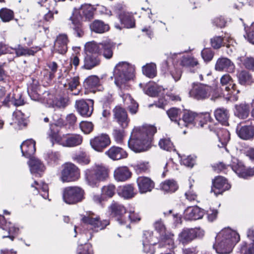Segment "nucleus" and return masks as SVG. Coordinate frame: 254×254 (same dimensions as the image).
Wrapping results in <instances>:
<instances>
[{
    "instance_id": "obj_1",
    "label": "nucleus",
    "mask_w": 254,
    "mask_h": 254,
    "mask_svg": "<svg viewBox=\"0 0 254 254\" xmlns=\"http://www.w3.org/2000/svg\"><path fill=\"white\" fill-rule=\"evenodd\" d=\"M157 129L153 126L145 125L134 127L128 141L129 148L135 152L146 151L151 146Z\"/></svg>"
},
{
    "instance_id": "obj_2",
    "label": "nucleus",
    "mask_w": 254,
    "mask_h": 254,
    "mask_svg": "<svg viewBox=\"0 0 254 254\" xmlns=\"http://www.w3.org/2000/svg\"><path fill=\"white\" fill-rule=\"evenodd\" d=\"M240 240L238 233L229 228H224L219 232L215 238L213 248L220 254H229Z\"/></svg>"
},
{
    "instance_id": "obj_3",
    "label": "nucleus",
    "mask_w": 254,
    "mask_h": 254,
    "mask_svg": "<svg viewBox=\"0 0 254 254\" xmlns=\"http://www.w3.org/2000/svg\"><path fill=\"white\" fill-rule=\"evenodd\" d=\"M84 176L87 184L92 187H95L100 182L108 179L109 170L106 166L102 164H95L85 170Z\"/></svg>"
},
{
    "instance_id": "obj_4",
    "label": "nucleus",
    "mask_w": 254,
    "mask_h": 254,
    "mask_svg": "<svg viewBox=\"0 0 254 254\" xmlns=\"http://www.w3.org/2000/svg\"><path fill=\"white\" fill-rule=\"evenodd\" d=\"M48 138L54 145L57 144L64 147H74L81 144L83 137L76 133L60 134L58 132L51 130L48 134Z\"/></svg>"
},
{
    "instance_id": "obj_5",
    "label": "nucleus",
    "mask_w": 254,
    "mask_h": 254,
    "mask_svg": "<svg viewBox=\"0 0 254 254\" xmlns=\"http://www.w3.org/2000/svg\"><path fill=\"white\" fill-rule=\"evenodd\" d=\"M115 83L121 89L125 88L126 83L134 77V67L126 62L119 63L114 70Z\"/></svg>"
},
{
    "instance_id": "obj_6",
    "label": "nucleus",
    "mask_w": 254,
    "mask_h": 254,
    "mask_svg": "<svg viewBox=\"0 0 254 254\" xmlns=\"http://www.w3.org/2000/svg\"><path fill=\"white\" fill-rule=\"evenodd\" d=\"M28 92L31 99L33 100H37L46 104L48 107H57L58 108H65L68 104V100L66 98L60 97L56 98L53 100L51 98V95L49 96V99H45V96L44 99H42L39 94L37 93V90H33L30 87L28 88Z\"/></svg>"
},
{
    "instance_id": "obj_7",
    "label": "nucleus",
    "mask_w": 254,
    "mask_h": 254,
    "mask_svg": "<svg viewBox=\"0 0 254 254\" xmlns=\"http://www.w3.org/2000/svg\"><path fill=\"white\" fill-rule=\"evenodd\" d=\"M84 193V190L79 187H67L63 191V199L67 204H74L83 199Z\"/></svg>"
},
{
    "instance_id": "obj_8",
    "label": "nucleus",
    "mask_w": 254,
    "mask_h": 254,
    "mask_svg": "<svg viewBox=\"0 0 254 254\" xmlns=\"http://www.w3.org/2000/svg\"><path fill=\"white\" fill-rule=\"evenodd\" d=\"M79 177V170L74 164L68 163L63 166L60 176V180L62 182H73L77 180Z\"/></svg>"
},
{
    "instance_id": "obj_9",
    "label": "nucleus",
    "mask_w": 254,
    "mask_h": 254,
    "mask_svg": "<svg viewBox=\"0 0 254 254\" xmlns=\"http://www.w3.org/2000/svg\"><path fill=\"white\" fill-rule=\"evenodd\" d=\"M94 216L95 214L93 212H89L86 215L82 216L81 221L83 223L90 225L92 229H95V232L104 229L109 224L108 220L101 221L98 216Z\"/></svg>"
},
{
    "instance_id": "obj_10",
    "label": "nucleus",
    "mask_w": 254,
    "mask_h": 254,
    "mask_svg": "<svg viewBox=\"0 0 254 254\" xmlns=\"http://www.w3.org/2000/svg\"><path fill=\"white\" fill-rule=\"evenodd\" d=\"M213 91V89L209 86L193 83L189 94L190 97L195 99L202 100L208 98Z\"/></svg>"
},
{
    "instance_id": "obj_11",
    "label": "nucleus",
    "mask_w": 254,
    "mask_h": 254,
    "mask_svg": "<svg viewBox=\"0 0 254 254\" xmlns=\"http://www.w3.org/2000/svg\"><path fill=\"white\" fill-rule=\"evenodd\" d=\"M204 235V231L198 228H185L179 234L178 240L183 244H188L196 238H200Z\"/></svg>"
},
{
    "instance_id": "obj_12",
    "label": "nucleus",
    "mask_w": 254,
    "mask_h": 254,
    "mask_svg": "<svg viewBox=\"0 0 254 254\" xmlns=\"http://www.w3.org/2000/svg\"><path fill=\"white\" fill-rule=\"evenodd\" d=\"M180 53H170L168 56L167 61L165 63V65L169 67L170 74L175 82L179 80L182 76L181 70L176 68L174 65V63L178 62L179 56H180Z\"/></svg>"
},
{
    "instance_id": "obj_13",
    "label": "nucleus",
    "mask_w": 254,
    "mask_h": 254,
    "mask_svg": "<svg viewBox=\"0 0 254 254\" xmlns=\"http://www.w3.org/2000/svg\"><path fill=\"white\" fill-rule=\"evenodd\" d=\"M90 143L93 149L101 152L111 144V139L108 134L102 133L92 138Z\"/></svg>"
},
{
    "instance_id": "obj_14",
    "label": "nucleus",
    "mask_w": 254,
    "mask_h": 254,
    "mask_svg": "<svg viewBox=\"0 0 254 254\" xmlns=\"http://www.w3.org/2000/svg\"><path fill=\"white\" fill-rule=\"evenodd\" d=\"M109 212L112 216L116 218L117 221L121 225L127 223V220L125 219L124 215L127 210L125 207L115 202H113L108 208Z\"/></svg>"
},
{
    "instance_id": "obj_15",
    "label": "nucleus",
    "mask_w": 254,
    "mask_h": 254,
    "mask_svg": "<svg viewBox=\"0 0 254 254\" xmlns=\"http://www.w3.org/2000/svg\"><path fill=\"white\" fill-rule=\"evenodd\" d=\"M94 101L88 99V102L84 100L76 101L75 107L80 115L85 117H90L93 111Z\"/></svg>"
},
{
    "instance_id": "obj_16",
    "label": "nucleus",
    "mask_w": 254,
    "mask_h": 254,
    "mask_svg": "<svg viewBox=\"0 0 254 254\" xmlns=\"http://www.w3.org/2000/svg\"><path fill=\"white\" fill-rule=\"evenodd\" d=\"M223 40L227 41L228 43L226 44L227 48L230 49L229 51H227L228 54L232 53L235 49L234 46L236 44L234 40L228 35H226L223 39L221 36H215L211 39V44L212 47L214 49H219L222 45H223Z\"/></svg>"
},
{
    "instance_id": "obj_17",
    "label": "nucleus",
    "mask_w": 254,
    "mask_h": 254,
    "mask_svg": "<svg viewBox=\"0 0 254 254\" xmlns=\"http://www.w3.org/2000/svg\"><path fill=\"white\" fill-rule=\"evenodd\" d=\"M2 104L9 106L11 105L19 106L24 105V100L22 98V94L20 90L17 89L13 91L12 93H8L6 98L2 101Z\"/></svg>"
},
{
    "instance_id": "obj_18",
    "label": "nucleus",
    "mask_w": 254,
    "mask_h": 254,
    "mask_svg": "<svg viewBox=\"0 0 254 254\" xmlns=\"http://www.w3.org/2000/svg\"><path fill=\"white\" fill-rule=\"evenodd\" d=\"M236 132L238 135L242 139L248 140L254 136V121L251 122L250 124L241 126L238 125L236 128Z\"/></svg>"
},
{
    "instance_id": "obj_19",
    "label": "nucleus",
    "mask_w": 254,
    "mask_h": 254,
    "mask_svg": "<svg viewBox=\"0 0 254 254\" xmlns=\"http://www.w3.org/2000/svg\"><path fill=\"white\" fill-rule=\"evenodd\" d=\"M113 112L115 120L122 128H126L128 126L129 119L126 110L120 106H117L114 109Z\"/></svg>"
},
{
    "instance_id": "obj_20",
    "label": "nucleus",
    "mask_w": 254,
    "mask_h": 254,
    "mask_svg": "<svg viewBox=\"0 0 254 254\" xmlns=\"http://www.w3.org/2000/svg\"><path fill=\"white\" fill-rule=\"evenodd\" d=\"M221 83L223 86H226L225 90L230 91V94L234 95V97H230V100L232 101H236L238 97L235 96V94L239 93V90H236V85L234 83L232 79L229 74L224 75L220 79Z\"/></svg>"
},
{
    "instance_id": "obj_21",
    "label": "nucleus",
    "mask_w": 254,
    "mask_h": 254,
    "mask_svg": "<svg viewBox=\"0 0 254 254\" xmlns=\"http://www.w3.org/2000/svg\"><path fill=\"white\" fill-rule=\"evenodd\" d=\"M230 188V185L227 182L226 180L223 177L218 176L216 177L213 181L211 191L217 195Z\"/></svg>"
},
{
    "instance_id": "obj_22",
    "label": "nucleus",
    "mask_w": 254,
    "mask_h": 254,
    "mask_svg": "<svg viewBox=\"0 0 254 254\" xmlns=\"http://www.w3.org/2000/svg\"><path fill=\"white\" fill-rule=\"evenodd\" d=\"M69 40L66 34H59L54 44V51L60 54H64L67 51Z\"/></svg>"
},
{
    "instance_id": "obj_23",
    "label": "nucleus",
    "mask_w": 254,
    "mask_h": 254,
    "mask_svg": "<svg viewBox=\"0 0 254 254\" xmlns=\"http://www.w3.org/2000/svg\"><path fill=\"white\" fill-rule=\"evenodd\" d=\"M210 130H214L216 133L219 141L218 144L219 147H225L230 140V133L226 129L222 128L216 126L214 128H212L210 125L208 126Z\"/></svg>"
},
{
    "instance_id": "obj_24",
    "label": "nucleus",
    "mask_w": 254,
    "mask_h": 254,
    "mask_svg": "<svg viewBox=\"0 0 254 254\" xmlns=\"http://www.w3.org/2000/svg\"><path fill=\"white\" fill-rule=\"evenodd\" d=\"M136 183L139 191L141 194L151 191L154 187V182L148 177H139Z\"/></svg>"
},
{
    "instance_id": "obj_25",
    "label": "nucleus",
    "mask_w": 254,
    "mask_h": 254,
    "mask_svg": "<svg viewBox=\"0 0 254 254\" xmlns=\"http://www.w3.org/2000/svg\"><path fill=\"white\" fill-rule=\"evenodd\" d=\"M204 211L197 206L188 207L185 209L184 217L187 220H195L202 218Z\"/></svg>"
},
{
    "instance_id": "obj_26",
    "label": "nucleus",
    "mask_w": 254,
    "mask_h": 254,
    "mask_svg": "<svg viewBox=\"0 0 254 254\" xmlns=\"http://www.w3.org/2000/svg\"><path fill=\"white\" fill-rule=\"evenodd\" d=\"M215 69L217 71H225L229 72L234 71L235 65L233 63L227 58H219L215 64Z\"/></svg>"
},
{
    "instance_id": "obj_27",
    "label": "nucleus",
    "mask_w": 254,
    "mask_h": 254,
    "mask_svg": "<svg viewBox=\"0 0 254 254\" xmlns=\"http://www.w3.org/2000/svg\"><path fill=\"white\" fill-rule=\"evenodd\" d=\"M38 3L41 6L46 7L49 11L44 15L46 21H50L53 19V14H57L58 10L56 8L57 2L54 0H39Z\"/></svg>"
},
{
    "instance_id": "obj_28",
    "label": "nucleus",
    "mask_w": 254,
    "mask_h": 254,
    "mask_svg": "<svg viewBox=\"0 0 254 254\" xmlns=\"http://www.w3.org/2000/svg\"><path fill=\"white\" fill-rule=\"evenodd\" d=\"M174 235L171 233L167 232L161 236V240L158 243V247L160 248H166L171 251L177 247L174 242Z\"/></svg>"
},
{
    "instance_id": "obj_29",
    "label": "nucleus",
    "mask_w": 254,
    "mask_h": 254,
    "mask_svg": "<svg viewBox=\"0 0 254 254\" xmlns=\"http://www.w3.org/2000/svg\"><path fill=\"white\" fill-rule=\"evenodd\" d=\"M110 159L113 160H119L126 158L127 156V152L121 147L113 146L105 152Z\"/></svg>"
},
{
    "instance_id": "obj_30",
    "label": "nucleus",
    "mask_w": 254,
    "mask_h": 254,
    "mask_svg": "<svg viewBox=\"0 0 254 254\" xmlns=\"http://www.w3.org/2000/svg\"><path fill=\"white\" fill-rule=\"evenodd\" d=\"M12 120L10 124L16 129L22 128L27 125L25 116L20 111H16L13 113Z\"/></svg>"
},
{
    "instance_id": "obj_31",
    "label": "nucleus",
    "mask_w": 254,
    "mask_h": 254,
    "mask_svg": "<svg viewBox=\"0 0 254 254\" xmlns=\"http://www.w3.org/2000/svg\"><path fill=\"white\" fill-rule=\"evenodd\" d=\"M28 164L31 173L37 177H40L45 170V167L38 159L33 158L29 161Z\"/></svg>"
},
{
    "instance_id": "obj_32",
    "label": "nucleus",
    "mask_w": 254,
    "mask_h": 254,
    "mask_svg": "<svg viewBox=\"0 0 254 254\" xmlns=\"http://www.w3.org/2000/svg\"><path fill=\"white\" fill-rule=\"evenodd\" d=\"M131 173L126 166L118 167L114 171V178L118 182H124L130 178Z\"/></svg>"
},
{
    "instance_id": "obj_33",
    "label": "nucleus",
    "mask_w": 254,
    "mask_h": 254,
    "mask_svg": "<svg viewBox=\"0 0 254 254\" xmlns=\"http://www.w3.org/2000/svg\"><path fill=\"white\" fill-rule=\"evenodd\" d=\"M39 50V49L38 48H32L29 49L27 48H24L19 45L16 49L7 48L6 53H12L14 52L17 57L27 56L34 55L35 53H36Z\"/></svg>"
},
{
    "instance_id": "obj_34",
    "label": "nucleus",
    "mask_w": 254,
    "mask_h": 254,
    "mask_svg": "<svg viewBox=\"0 0 254 254\" xmlns=\"http://www.w3.org/2000/svg\"><path fill=\"white\" fill-rule=\"evenodd\" d=\"M35 144V141L32 139L24 141L20 146L23 156L29 157L33 155L36 151Z\"/></svg>"
},
{
    "instance_id": "obj_35",
    "label": "nucleus",
    "mask_w": 254,
    "mask_h": 254,
    "mask_svg": "<svg viewBox=\"0 0 254 254\" xmlns=\"http://www.w3.org/2000/svg\"><path fill=\"white\" fill-rule=\"evenodd\" d=\"M100 60L96 55H86L84 59L83 67L86 69H91L99 65Z\"/></svg>"
},
{
    "instance_id": "obj_36",
    "label": "nucleus",
    "mask_w": 254,
    "mask_h": 254,
    "mask_svg": "<svg viewBox=\"0 0 254 254\" xmlns=\"http://www.w3.org/2000/svg\"><path fill=\"white\" fill-rule=\"evenodd\" d=\"M123 101L125 106L128 108L132 114L136 113L138 110V104L133 100L128 94H124L122 96Z\"/></svg>"
},
{
    "instance_id": "obj_37",
    "label": "nucleus",
    "mask_w": 254,
    "mask_h": 254,
    "mask_svg": "<svg viewBox=\"0 0 254 254\" xmlns=\"http://www.w3.org/2000/svg\"><path fill=\"white\" fill-rule=\"evenodd\" d=\"M120 21L124 27L127 28H132L135 26V21L132 14L124 11L119 15Z\"/></svg>"
},
{
    "instance_id": "obj_38",
    "label": "nucleus",
    "mask_w": 254,
    "mask_h": 254,
    "mask_svg": "<svg viewBox=\"0 0 254 254\" xmlns=\"http://www.w3.org/2000/svg\"><path fill=\"white\" fill-rule=\"evenodd\" d=\"M90 28L92 31L97 33H103L109 30V26L99 20H94L90 24Z\"/></svg>"
},
{
    "instance_id": "obj_39",
    "label": "nucleus",
    "mask_w": 254,
    "mask_h": 254,
    "mask_svg": "<svg viewBox=\"0 0 254 254\" xmlns=\"http://www.w3.org/2000/svg\"><path fill=\"white\" fill-rule=\"evenodd\" d=\"M210 120V115L208 112L199 113L196 116L194 126L198 128H203L207 126V123Z\"/></svg>"
},
{
    "instance_id": "obj_40",
    "label": "nucleus",
    "mask_w": 254,
    "mask_h": 254,
    "mask_svg": "<svg viewBox=\"0 0 254 254\" xmlns=\"http://www.w3.org/2000/svg\"><path fill=\"white\" fill-rule=\"evenodd\" d=\"M84 86L87 89L90 90L93 92H95L94 88H97L98 90H100V79L95 75L90 76L87 77L84 83Z\"/></svg>"
},
{
    "instance_id": "obj_41",
    "label": "nucleus",
    "mask_w": 254,
    "mask_h": 254,
    "mask_svg": "<svg viewBox=\"0 0 254 254\" xmlns=\"http://www.w3.org/2000/svg\"><path fill=\"white\" fill-rule=\"evenodd\" d=\"M215 117L218 122L224 125H228V120L229 118L228 111L223 108L217 109L214 112Z\"/></svg>"
},
{
    "instance_id": "obj_42",
    "label": "nucleus",
    "mask_w": 254,
    "mask_h": 254,
    "mask_svg": "<svg viewBox=\"0 0 254 254\" xmlns=\"http://www.w3.org/2000/svg\"><path fill=\"white\" fill-rule=\"evenodd\" d=\"M118 193L120 196L126 199L131 198L136 194L134 188L131 185L120 187L118 190Z\"/></svg>"
},
{
    "instance_id": "obj_43",
    "label": "nucleus",
    "mask_w": 254,
    "mask_h": 254,
    "mask_svg": "<svg viewBox=\"0 0 254 254\" xmlns=\"http://www.w3.org/2000/svg\"><path fill=\"white\" fill-rule=\"evenodd\" d=\"M115 45L111 42H104L101 43L100 53L106 59H110L113 55V49Z\"/></svg>"
},
{
    "instance_id": "obj_44",
    "label": "nucleus",
    "mask_w": 254,
    "mask_h": 254,
    "mask_svg": "<svg viewBox=\"0 0 254 254\" xmlns=\"http://www.w3.org/2000/svg\"><path fill=\"white\" fill-rule=\"evenodd\" d=\"M161 190L166 192H174L178 189L177 182L174 180H167L160 185Z\"/></svg>"
},
{
    "instance_id": "obj_45",
    "label": "nucleus",
    "mask_w": 254,
    "mask_h": 254,
    "mask_svg": "<svg viewBox=\"0 0 254 254\" xmlns=\"http://www.w3.org/2000/svg\"><path fill=\"white\" fill-rule=\"evenodd\" d=\"M101 45V43L98 44L93 41L86 43L84 46L85 54L96 55L100 53Z\"/></svg>"
},
{
    "instance_id": "obj_46",
    "label": "nucleus",
    "mask_w": 254,
    "mask_h": 254,
    "mask_svg": "<svg viewBox=\"0 0 254 254\" xmlns=\"http://www.w3.org/2000/svg\"><path fill=\"white\" fill-rule=\"evenodd\" d=\"M31 187L35 189L37 192L41 193L42 196L44 199L48 198V185L43 182L39 183L37 181H34L33 184H31Z\"/></svg>"
},
{
    "instance_id": "obj_47",
    "label": "nucleus",
    "mask_w": 254,
    "mask_h": 254,
    "mask_svg": "<svg viewBox=\"0 0 254 254\" xmlns=\"http://www.w3.org/2000/svg\"><path fill=\"white\" fill-rule=\"evenodd\" d=\"M94 10V8L91 4H84L81 6L79 13L82 17L90 20L93 17Z\"/></svg>"
},
{
    "instance_id": "obj_48",
    "label": "nucleus",
    "mask_w": 254,
    "mask_h": 254,
    "mask_svg": "<svg viewBox=\"0 0 254 254\" xmlns=\"http://www.w3.org/2000/svg\"><path fill=\"white\" fill-rule=\"evenodd\" d=\"M116 192V187L113 184H108L104 186L101 188V194L103 195V199H106L112 198Z\"/></svg>"
},
{
    "instance_id": "obj_49",
    "label": "nucleus",
    "mask_w": 254,
    "mask_h": 254,
    "mask_svg": "<svg viewBox=\"0 0 254 254\" xmlns=\"http://www.w3.org/2000/svg\"><path fill=\"white\" fill-rule=\"evenodd\" d=\"M235 108V115L239 118L245 119L248 116L250 111L249 105L241 104L239 105H236Z\"/></svg>"
},
{
    "instance_id": "obj_50",
    "label": "nucleus",
    "mask_w": 254,
    "mask_h": 254,
    "mask_svg": "<svg viewBox=\"0 0 254 254\" xmlns=\"http://www.w3.org/2000/svg\"><path fill=\"white\" fill-rule=\"evenodd\" d=\"M167 114L172 121L177 123L178 125L180 126V122L181 121L180 120L181 115L180 110L176 108H172L167 111Z\"/></svg>"
},
{
    "instance_id": "obj_51",
    "label": "nucleus",
    "mask_w": 254,
    "mask_h": 254,
    "mask_svg": "<svg viewBox=\"0 0 254 254\" xmlns=\"http://www.w3.org/2000/svg\"><path fill=\"white\" fill-rule=\"evenodd\" d=\"M142 72L146 76L153 78L156 75V66L154 63L147 64L142 67Z\"/></svg>"
},
{
    "instance_id": "obj_52",
    "label": "nucleus",
    "mask_w": 254,
    "mask_h": 254,
    "mask_svg": "<svg viewBox=\"0 0 254 254\" xmlns=\"http://www.w3.org/2000/svg\"><path fill=\"white\" fill-rule=\"evenodd\" d=\"M237 77L239 83L242 85L249 84L252 82L251 75L245 70L239 71L237 73Z\"/></svg>"
},
{
    "instance_id": "obj_53",
    "label": "nucleus",
    "mask_w": 254,
    "mask_h": 254,
    "mask_svg": "<svg viewBox=\"0 0 254 254\" xmlns=\"http://www.w3.org/2000/svg\"><path fill=\"white\" fill-rule=\"evenodd\" d=\"M44 157L48 163L53 165L59 160L60 154L57 152L48 151L44 154Z\"/></svg>"
},
{
    "instance_id": "obj_54",
    "label": "nucleus",
    "mask_w": 254,
    "mask_h": 254,
    "mask_svg": "<svg viewBox=\"0 0 254 254\" xmlns=\"http://www.w3.org/2000/svg\"><path fill=\"white\" fill-rule=\"evenodd\" d=\"M198 114L191 111L186 112L184 114L183 119V121L186 124V126H188L189 124H193L194 125L196 116Z\"/></svg>"
},
{
    "instance_id": "obj_55",
    "label": "nucleus",
    "mask_w": 254,
    "mask_h": 254,
    "mask_svg": "<svg viewBox=\"0 0 254 254\" xmlns=\"http://www.w3.org/2000/svg\"><path fill=\"white\" fill-rule=\"evenodd\" d=\"M127 212L128 213V219L125 218V219L127 220V223L124 224H126V227L129 228V224H128L129 221L131 222H136L139 221L141 218L139 214L135 212L133 208H130Z\"/></svg>"
},
{
    "instance_id": "obj_56",
    "label": "nucleus",
    "mask_w": 254,
    "mask_h": 254,
    "mask_svg": "<svg viewBox=\"0 0 254 254\" xmlns=\"http://www.w3.org/2000/svg\"><path fill=\"white\" fill-rule=\"evenodd\" d=\"M160 147L164 150L171 151L174 150V146L169 138L163 137L159 142Z\"/></svg>"
},
{
    "instance_id": "obj_57",
    "label": "nucleus",
    "mask_w": 254,
    "mask_h": 254,
    "mask_svg": "<svg viewBox=\"0 0 254 254\" xmlns=\"http://www.w3.org/2000/svg\"><path fill=\"white\" fill-rule=\"evenodd\" d=\"M169 97L170 99L173 101H179L180 100V98L178 96L171 95L169 96H166L162 98H160L157 103H156L155 105L159 108L164 109L165 106L168 103V98Z\"/></svg>"
},
{
    "instance_id": "obj_58",
    "label": "nucleus",
    "mask_w": 254,
    "mask_h": 254,
    "mask_svg": "<svg viewBox=\"0 0 254 254\" xmlns=\"http://www.w3.org/2000/svg\"><path fill=\"white\" fill-rule=\"evenodd\" d=\"M0 17L3 22H8L13 18V12L10 9L2 8L0 10Z\"/></svg>"
},
{
    "instance_id": "obj_59",
    "label": "nucleus",
    "mask_w": 254,
    "mask_h": 254,
    "mask_svg": "<svg viewBox=\"0 0 254 254\" xmlns=\"http://www.w3.org/2000/svg\"><path fill=\"white\" fill-rule=\"evenodd\" d=\"M79 83L78 77L75 76L70 79H67L64 86L68 90L72 91L74 89L76 88Z\"/></svg>"
},
{
    "instance_id": "obj_60",
    "label": "nucleus",
    "mask_w": 254,
    "mask_h": 254,
    "mask_svg": "<svg viewBox=\"0 0 254 254\" xmlns=\"http://www.w3.org/2000/svg\"><path fill=\"white\" fill-rule=\"evenodd\" d=\"M163 89L162 87L159 86L157 84H150L146 91V94L150 96L154 97L156 96Z\"/></svg>"
},
{
    "instance_id": "obj_61",
    "label": "nucleus",
    "mask_w": 254,
    "mask_h": 254,
    "mask_svg": "<svg viewBox=\"0 0 254 254\" xmlns=\"http://www.w3.org/2000/svg\"><path fill=\"white\" fill-rule=\"evenodd\" d=\"M198 64L197 60L190 57H183L181 62V64L184 66L194 67Z\"/></svg>"
},
{
    "instance_id": "obj_62",
    "label": "nucleus",
    "mask_w": 254,
    "mask_h": 254,
    "mask_svg": "<svg viewBox=\"0 0 254 254\" xmlns=\"http://www.w3.org/2000/svg\"><path fill=\"white\" fill-rule=\"evenodd\" d=\"M238 60L243 63L246 68L254 70V59L251 57H239Z\"/></svg>"
},
{
    "instance_id": "obj_63",
    "label": "nucleus",
    "mask_w": 254,
    "mask_h": 254,
    "mask_svg": "<svg viewBox=\"0 0 254 254\" xmlns=\"http://www.w3.org/2000/svg\"><path fill=\"white\" fill-rule=\"evenodd\" d=\"M155 244H149L146 241H143L142 252L145 254H154L155 253Z\"/></svg>"
},
{
    "instance_id": "obj_64",
    "label": "nucleus",
    "mask_w": 254,
    "mask_h": 254,
    "mask_svg": "<svg viewBox=\"0 0 254 254\" xmlns=\"http://www.w3.org/2000/svg\"><path fill=\"white\" fill-rule=\"evenodd\" d=\"M245 30L248 40L254 44V22L252 23L250 27H245Z\"/></svg>"
}]
</instances>
